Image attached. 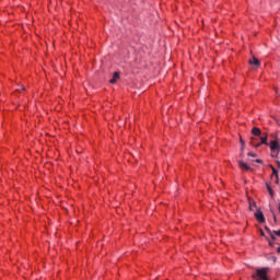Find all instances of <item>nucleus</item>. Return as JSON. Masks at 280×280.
I'll use <instances>...</instances> for the list:
<instances>
[{"label": "nucleus", "mask_w": 280, "mask_h": 280, "mask_svg": "<svg viewBox=\"0 0 280 280\" xmlns=\"http://www.w3.org/2000/svg\"><path fill=\"white\" fill-rule=\"evenodd\" d=\"M268 143V137L262 136L260 137V143L256 144V148H259V145H266Z\"/></svg>", "instance_id": "nucleus-4"}, {"label": "nucleus", "mask_w": 280, "mask_h": 280, "mask_svg": "<svg viewBox=\"0 0 280 280\" xmlns=\"http://www.w3.org/2000/svg\"><path fill=\"white\" fill-rule=\"evenodd\" d=\"M252 135H254V137H259V135H261V130L257 127H254L252 129Z\"/></svg>", "instance_id": "nucleus-7"}, {"label": "nucleus", "mask_w": 280, "mask_h": 280, "mask_svg": "<svg viewBox=\"0 0 280 280\" xmlns=\"http://www.w3.org/2000/svg\"><path fill=\"white\" fill-rule=\"evenodd\" d=\"M249 209H250V211H253V206L252 205H249Z\"/></svg>", "instance_id": "nucleus-12"}, {"label": "nucleus", "mask_w": 280, "mask_h": 280, "mask_svg": "<svg viewBox=\"0 0 280 280\" xmlns=\"http://www.w3.org/2000/svg\"><path fill=\"white\" fill-rule=\"evenodd\" d=\"M268 272L270 269L268 267L256 269V273L252 276L253 280H269Z\"/></svg>", "instance_id": "nucleus-1"}, {"label": "nucleus", "mask_w": 280, "mask_h": 280, "mask_svg": "<svg viewBox=\"0 0 280 280\" xmlns=\"http://www.w3.org/2000/svg\"><path fill=\"white\" fill-rule=\"evenodd\" d=\"M249 65H254V67H259V59L254 57V58L249 61Z\"/></svg>", "instance_id": "nucleus-8"}, {"label": "nucleus", "mask_w": 280, "mask_h": 280, "mask_svg": "<svg viewBox=\"0 0 280 280\" xmlns=\"http://www.w3.org/2000/svg\"><path fill=\"white\" fill-rule=\"evenodd\" d=\"M241 143H242V145H244V140L241 139Z\"/></svg>", "instance_id": "nucleus-14"}, {"label": "nucleus", "mask_w": 280, "mask_h": 280, "mask_svg": "<svg viewBox=\"0 0 280 280\" xmlns=\"http://www.w3.org/2000/svg\"><path fill=\"white\" fill-rule=\"evenodd\" d=\"M266 231H267L268 233H270V229L266 228Z\"/></svg>", "instance_id": "nucleus-13"}, {"label": "nucleus", "mask_w": 280, "mask_h": 280, "mask_svg": "<svg viewBox=\"0 0 280 280\" xmlns=\"http://www.w3.org/2000/svg\"><path fill=\"white\" fill-rule=\"evenodd\" d=\"M276 235L280 237V230L276 232Z\"/></svg>", "instance_id": "nucleus-10"}, {"label": "nucleus", "mask_w": 280, "mask_h": 280, "mask_svg": "<svg viewBox=\"0 0 280 280\" xmlns=\"http://www.w3.org/2000/svg\"><path fill=\"white\" fill-rule=\"evenodd\" d=\"M119 80V72H114L113 78L109 80L110 84H115Z\"/></svg>", "instance_id": "nucleus-6"}, {"label": "nucleus", "mask_w": 280, "mask_h": 280, "mask_svg": "<svg viewBox=\"0 0 280 280\" xmlns=\"http://www.w3.org/2000/svg\"><path fill=\"white\" fill-rule=\"evenodd\" d=\"M260 235H264V231H260Z\"/></svg>", "instance_id": "nucleus-15"}, {"label": "nucleus", "mask_w": 280, "mask_h": 280, "mask_svg": "<svg viewBox=\"0 0 280 280\" xmlns=\"http://www.w3.org/2000/svg\"><path fill=\"white\" fill-rule=\"evenodd\" d=\"M255 218L259 224H264V222H266V218L264 217V212H261V210H257L255 212Z\"/></svg>", "instance_id": "nucleus-2"}, {"label": "nucleus", "mask_w": 280, "mask_h": 280, "mask_svg": "<svg viewBox=\"0 0 280 280\" xmlns=\"http://www.w3.org/2000/svg\"><path fill=\"white\" fill-rule=\"evenodd\" d=\"M270 150L272 151V152H275L276 150H279V142H277V141H271L270 142Z\"/></svg>", "instance_id": "nucleus-5"}, {"label": "nucleus", "mask_w": 280, "mask_h": 280, "mask_svg": "<svg viewBox=\"0 0 280 280\" xmlns=\"http://www.w3.org/2000/svg\"><path fill=\"white\" fill-rule=\"evenodd\" d=\"M256 163H261V160H256Z\"/></svg>", "instance_id": "nucleus-11"}, {"label": "nucleus", "mask_w": 280, "mask_h": 280, "mask_svg": "<svg viewBox=\"0 0 280 280\" xmlns=\"http://www.w3.org/2000/svg\"><path fill=\"white\" fill-rule=\"evenodd\" d=\"M248 156H253L255 159V156H257V154L253 153V152H249L248 153Z\"/></svg>", "instance_id": "nucleus-9"}, {"label": "nucleus", "mask_w": 280, "mask_h": 280, "mask_svg": "<svg viewBox=\"0 0 280 280\" xmlns=\"http://www.w3.org/2000/svg\"><path fill=\"white\" fill-rule=\"evenodd\" d=\"M272 240H275V235H271Z\"/></svg>", "instance_id": "nucleus-16"}, {"label": "nucleus", "mask_w": 280, "mask_h": 280, "mask_svg": "<svg viewBox=\"0 0 280 280\" xmlns=\"http://www.w3.org/2000/svg\"><path fill=\"white\" fill-rule=\"evenodd\" d=\"M238 166L243 172H248V170H250V167L244 161H238Z\"/></svg>", "instance_id": "nucleus-3"}]
</instances>
